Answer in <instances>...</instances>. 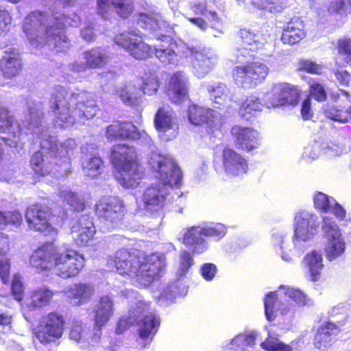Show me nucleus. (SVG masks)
Wrapping results in <instances>:
<instances>
[{
    "label": "nucleus",
    "instance_id": "48",
    "mask_svg": "<svg viewBox=\"0 0 351 351\" xmlns=\"http://www.w3.org/2000/svg\"><path fill=\"white\" fill-rule=\"evenodd\" d=\"M22 221L23 216L19 211L2 212L0 210V230H4L8 225L18 227Z\"/></svg>",
    "mask_w": 351,
    "mask_h": 351
},
{
    "label": "nucleus",
    "instance_id": "33",
    "mask_svg": "<svg viewBox=\"0 0 351 351\" xmlns=\"http://www.w3.org/2000/svg\"><path fill=\"white\" fill-rule=\"evenodd\" d=\"M98 13L107 18L108 13L114 10L122 18H128L133 12L132 0H97Z\"/></svg>",
    "mask_w": 351,
    "mask_h": 351
},
{
    "label": "nucleus",
    "instance_id": "3",
    "mask_svg": "<svg viewBox=\"0 0 351 351\" xmlns=\"http://www.w3.org/2000/svg\"><path fill=\"white\" fill-rule=\"evenodd\" d=\"M149 164L157 173L159 182L152 184L144 191L142 197L143 209L147 214L160 212L170 195V191L178 189L182 184V177L180 167L170 156L153 152Z\"/></svg>",
    "mask_w": 351,
    "mask_h": 351
},
{
    "label": "nucleus",
    "instance_id": "6",
    "mask_svg": "<svg viewBox=\"0 0 351 351\" xmlns=\"http://www.w3.org/2000/svg\"><path fill=\"white\" fill-rule=\"evenodd\" d=\"M83 255L72 249L56 246L46 243L36 250L30 256L29 264L37 272L51 269L64 279L77 276L84 265Z\"/></svg>",
    "mask_w": 351,
    "mask_h": 351
},
{
    "label": "nucleus",
    "instance_id": "18",
    "mask_svg": "<svg viewBox=\"0 0 351 351\" xmlns=\"http://www.w3.org/2000/svg\"><path fill=\"white\" fill-rule=\"evenodd\" d=\"M300 97V90L286 82L274 84L271 94H267L266 106L268 108L284 105H296Z\"/></svg>",
    "mask_w": 351,
    "mask_h": 351
},
{
    "label": "nucleus",
    "instance_id": "20",
    "mask_svg": "<svg viewBox=\"0 0 351 351\" xmlns=\"http://www.w3.org/2000/svg\"><path fill=\"white\" fill-rule=\"evenodd\" d=\"M318 226V218L314 214L304 210L298 213L294 221V241H310L317 234Z\"/></svg>",
    "mask_w": 351,
    "mask_h": 351
},
{
    "label": "nucleus",
    "instance_id": "43",
    "mask_svg": "<svg viewBox=\"0 0 351 351\" xmlns=\"http://www.w3.org/2000/svg\"><path fill=\"white\" fill-rule=\"evenodd\" d=\"M208 91L210 93L211 100L216 105L224 106L228 101L232 99V95L230 90L222 83H215L208 86Z\"/></svg>",
    "mask_w": 351,
    "mask_h": 351
},
{
    "label": "nucleus",
    "instance_id": "46",
    "mask_svg": "<svg viewBox=\"0 0 351 351\" xmlns=\"http://www.w3.org/2000/svg\"><path fill=\"white\" fill-rule=\"evenodd\" d=\"M52 136L56 138V144L57 145V149H55V153H53L54 157H60L63 159L62 162L65 165V167L67 168L69 163L67 154L76 147V142L73 138H69L59 145L57 143L58 141L56 137L54 136Z\"/></svg>",
    "mask_w": 351,
    "mask_h": 351
},
{
    "label": "nucleus",
    "instance_id": "19",
    "mask_svg": "<svg viewBox=\"0 0 351 351\" xmlns=\"http://www.w3.org/2000/svg\"><path fill=\"white\" fill-rule=\"evenodd\" d=\"M95 212L99 218L116 223L123 217L126 210L123 202L119 197L104 196L96 203Z\"/></svg>",
    "mask_w": 351,
    "mask_h": 351
},
{
    "label": "nucleus",
    "instance_id": "14",
    "mask_svg": "<svg viewBox=\"0 0 351 351\" xmlns=\"http://www.w3.org/2000/svg\"><path fill=\"white\" fill-rule=\"evenodd\" d=\"M114 42L137 60L146 59L154 52V49L143 40L141 32L138 29L116 34Z\"/></svg>",
    "mask_w": 351,
    "mask_h": 351
},
{
    "label": "nucleus",
    "instance_id": "2",
    "mask_svg": "<svg viewBox=\"0 0 351 351\" xmlns=\"http://www.w3.org/2000/svg\"><path fill=\"white\" fill-rule=\"evenodd\" d=\"M27 114L25 115L23 121L25 129L23 135L21 137L22 145L23 138L29 133L40 139V150L34 153L30 159L31 167L36 174L45 176L50 174L54 169L53 160L55 149H57L56 138L48 132V128L43 124V105L40 101L29 99L27 101ZM21 147H16L21 149ZM54 163L58 165L56 161Z\"/></svg>",
    "mask_w": 351,
    "mask_h": 351
},
{
    "label": "nucleus",
    "instance_id": "55",
    "mask_svg": "<svg viewBox=\"0 0 351 351\" xmlns=\"http://www.w3.org/2000/svg\"><path fill=\"white\" fill-rule=\"evenodd\" d=\"M204 237H215L218 239L223 237L226 233V228L221 223H217L212 226L202 227Z\"/></svg>",
    "mask_w": 351,
    "mask_h": 351
},
{
    "label": "nucleus",
    "instance_id": "17",
    "mask_svg": "<svg viewBox=\"0 0 351 351\" xmlns=\"http://www.w3.org/2000/svg\"><path fill=\"white\" fill-rule=\"evenodd\" d=\"M1 138L10 147H21V137L23 135L20 123L11 115L8 109L0 106Z\"/></svg>",
    "mask_w": 351,
    "mask_h": 351
},
{
    "label": "nucleus",
    "instance_id": "21",
    "mask_svg": "<svg viewBox=\"0 0 351 351\" xmlns=\"http://www.w3.org/2000/svg\"><path fill=\"white\" fill-rule=\"evenodd\" d=\"M154 124L163 141H171L178 134V121L169 106L158 109L155 115Z\"/></svg>",
    "mask_w": 351,
    "mask_h": 351
},
{
    "label": "nucleus",
    "instance_id": "30",
    "mask_svg": "<svg viewBox=\"0 0 351 351\" xmlns=\"http://www.w3.org/2000/svg\"><path fill=\"white\" fill-rule=\"evenodd\" d=\"M64 293L73 306L88 303L95 293V287L90 283H75L64 289Z\"/></svg>",
    "mask_w": 351,
    "mask_h": 351
},
{
    "label": "nucleus",
    "instance_id": "39",
    "mask_svg": "<svg viewBox=\"0 0 351 351\" xmlns=\"http://www.w3.org/2000/svg\"><path fill=\"white\" fill-rule=\"evenodd\" d=\"M264 104L260 99L254 95H249L242 103L239 108V114L243 119L250 120L257 113L262 111Z\"/></svg>",
    "mask_w": 351,
    "mask_h": 351
},
{
    "label": "nucleus",
    "instance_id": "15",
    "mask_svg": "<svg viewBox=\"0 0 351 351\" xmlns=\"http://www.w3.org/2000/svg\"><path fill=\"white\" fill-rule=\"evenodd\" d=\"M322 230L326 240V256L330 261H334L342 256L346 249L341 230L335 221L328 217H324Z\"/></svg>",
    "mask_w": 351,
    "mask_h": 351
},
{
    "label": "nucleus",
    "instance_id": "24",
    "mask_svg": "<svg viewBox=\"0 0 351 351\" xmlns=\"http://www.w3.org/2000/svg\"><path fill=\"white\" fill-rule=\"evenodd\" d=\"M114 301L110 295H106L100 298L94 306L93 312L95 314L94 341H99L101 333V328L110 320L114 313Z\"/></svg>",
    "mask_w": 351,
    "mask_h": 351
},
{
    "label": "nucleus",
    "instance_id": "12",
    "mask_svg": "<svg viewBox=\"0 0 351 351\" xmlns=\"http://www.w3.org/2000/svg\"><path fill=\"white\" fill-rule=\"evenodd\" d=\"M181 53L184 57H193V72L198 78L204 77L215 66L218 61V56L210 48H197L189 46L184 43L180 46Z\"/></svg>",
    "mask_w": 351,
    "mask_h": 351
},
{
    "label": "nucleus",
    "instance_id": "27",
    "mask_svg": "<svg viewBox=\"0 0 351 351\" xmlns=\"http://www.w3.org/2000/svg\"><path fill=\"white\" fill-rule=\"evenodd\" d=\"M231 134L239 149L250 152L259 145V134L252 128L235 125L231 129Z\"/></svg>",
    "mask_w": 351,
    "mask_h": 351
},
{
    "label": "nucleus",
    "instance_id": "7",
    "mask_svg": "<svg viewBox=\"0 0 351 351\" xmlns=\"http://www.w3.org/2000/svg\"><path fill=\"white\" fill-rule=\"evenodd\" d=\"M121 296L131 303L128 315L121 317L117 323L116 332L121 334L130 326L137 325L138 334L143 341L152 340L160 326V318L152 311L150 304L142 299L136 291L125 289L121 291Z\"/></svg>",
    "mask_w": 351,
    "mask_h": 351
},
{
    "label": "nucleus",
    "instance_id": "5",
    "mask_svg": "<svg viewBox=\"0 0 351 351\" xmlns=\"http://www.w3.org/2000/svg\"><path fill=\"white\" fill-rule=\"evenodd\" d=\"M60 16L38 10L29 13L23 20L22 30L30 45L40 47L48 44L57 52L69 49L70 41L60 31L64 23L58 22L56 27L53 25V21H59Z\"/></svg>",
    "mask_w": 351,
    "mask_h": 351
},
{
    "label": "nucleus",
    "instance_id": "63",
    "mask_svg": "<svg viewBox=\"0 0 351 351\" xmlns=\"http://www.w3.org/2000/svg\"><path fill=\"white\" fill-rule=\"evenodd\" d=\"M217 273V267L213 263H204L201 267V274L208 280H212Z\"/></svg>",
    "mask_w": 351,
    "mask_h": 351
},
{
    "label": "nucleus",
    "instance_id": "50",
    "mask_svg": "<svg viewBox=\"0 0 351 351\" xmlns=\"http://www.w3.org/2000/svg\"><path fill=\"white\" fill-rule=\"evenodd\" d=\"M251 2L257 8L271 13L280 12L284 8L283 4L279 0H251Z\"/></svg>",
    "mask_w": 351,
    "mask_h": 351
},
{
    "label": "nucleus",
    "instance_id": "56",
    "mask_svg": "<svg viewBox=\"0 0 351 351\" xmlns=\"http://www.w3.org/2000/svg\"><path fill=\"white\" fill-rule=\"evenodd\" d=\"M6 250L0 247V278L3 283L8 280L10 264L6 257Z\"/></svg>",
    "mask_w": 351,
    "mask_h": 351
},
{
    "label": "nucleus",
    "instance_id": "34",
    "mask_svg": "<svg viewBox=\"0 0 351 351\" xmlns=\"http://www.w3.org/2000/svg\"><path fill=\"white\" fill-rule=\"evenodd\" d=\"M203 230L201 226H193L186 230H184L182 236L178 239L188 247H190L193 253L202 254L208 248V244L203 238Z\"/></svg>",
    "mask_w": 351,
    "mask_h": 351
},
{
    "label": "nucleus",
    "instance_id": "51",
    "mask_svg": "<svg viewBox=\"0 0 351 351\" xmlns=\"http://www.w3.org/2000/svg\"><path fill=\"white\" fill-rule=\"evenodd\" d=\"M334 199L322 192H317L314 196V204L317 209L324 212L330 211Z\"/></svg>",
    "mask_w": 351,
    "mask_h": 351
},
{
    "label": "nucleus",
    "instance_id": "26",
    "mask_svg": "<svg viewBox=\"0 0 351 351\" xmlns=\"http://www.w3.org/2000/svg\"><path fill=\"white\" fill-rule=\"evenodd\" d=\"M223 167L229 177L241 176L248 170L247 160L230 148H226L223 152Z\"/></svg>",
    "mask_w": 351,
    "mask_h": 351
},
{
    "label": "nucleus",
    "instance_id": "42",
    "mask_svg": "<svg viewBox=\"0 0 351 351\" xmlns=\"http://www.w3.org/2000/svg\"><path fill=\"white\" fill-rule=\"evenodd\" d=\"M117 94L122 102L128 106H136L141 101L138 89L132 84H124L118 88Z\"/></svg>",
    "mask_w": 351,
    "mask_h": 351
},
{
    "label": "nucleus",
    "instance_id": "22",
    "mask_svg": "<svg viewBox=\"0 0 351 351\" xmlns=\"http://www.w3.org/2000/svg\"><path fill=\"white\" fill-rule=\"evenodd\" d=\"M25 217L30 229L46 234L56 232L50 223L51 210L45 206L34 204L29 206L25 212Z\"/></svg>",
    "mask_w": 351,
    "mask_h": 351
},
{
    "label": "nucleus",
    "instance_id": "31",
    "mask_svg": "<svg viewBox=\"0 0 351 351\" xmlns=\"http://www.w3.org/2000/svg\"><path fill=\"white\" fill-rule=\"evenodd\" d=\"M96 232L92 219L88 215H82L71 229V235L78 246L86 245L93 239Z\"/></svg>",
    "mask_w": 351,
    "mask_h": 351
},
{
    "label": "nucleus",
    "instance_id": "11",
    "mask_svg": "<svg viewBox=\"0 0 351 351\" xmlns=\"http://www.w3.org/2000/svg\"><path fill=\"white\" fill-rule=\"evenodd\" d=\"M269 35L263 32H255L250 29H241L239 32V39L236 42L232 54L239 62L250 60L254 53L264 47L267 43Z\"/></svg>",
    "mask_w": 351,
    "mask_h": 351
},
{
    "label": "nucleus",
    "instance_id": "62",
    "mask_svg": "<svg viewBox=\"0 0 351 351\" xmlns=\"http://www.w3.org/2000/svg\"><path fill=\"white\" fill-rule=\"evenodd\" d=\"M348 7L345 0H332L329 5V11L341 14H345L348 12Z\"/></svg>",
    "mask_w": 351,
    "mask_h": 351
},
{
    "label": "nucleus",
    "instance_id": "37",
    "mask_svg": "<svg viewBox=\"0 0 351 351\" xmlns=\"http://www.w3.org/2000/svg\"><path fill=\"white\" fill-rule=\"evenodd\" d=\"M21 67V62L17 49H12L10 51H5L0 60V70L5 77L11 78L17 75Z\"/></svg>",
    "mask_w": 351,
    "mask_h": 351
},
{
    "label": "nucleus",
    "instance_id": "59",
    "mask_svg": "<svg viewBox=\"0 0 351 351\" xmlns=\"http://www.w3.org/2000/svg\"><path fill=\"white\" fill-rule=\"evenodd\" d=\"M23 285L22 278L19 274H15L12 280V292L15 298L18 301H21L23 296Z\"/></svg>",
    "mask_w": 351,
    "mask_h": 351
},
{
    "label": "nucleus",
    "instance_id": "8",
    "mask_svg": "<svg viewBox=\"0 0 351 351\" xmlns=\"http://www.w3.org/2000/svg\"><path fill=\"white\" fill-rule=\"evenodd\" d=\"M115 167L114 178L125 188H136L143 178L135 149L125 144L113 147L111 156Z\"/></svg>",
    "mask_w": 351,
    "mask_h": 351
},
{
    "label": "nucleus",
    "instance_id": "57",
    "mask_svg": "<svg viewBox=\"0 0 351 351\" xmlns=\"http://www.w3.org/2000/svg\"><path fill=\"white\" fill-rule=\"evenodd\" d=\"M53 14H59L61 15L59 22L64 23V26L60 29V31L63 33L64 35H65L64 28L66 27V24L72 27H77L80 23V17L75 13H73L71 14V16H65L59 12H53ZM58 23V21H53L54 27L56 26Z\"/></svg>",
    "mask_w": 351,
    "mask_h": 351
},
{
    "label": "nucleus",
    "instance_id": "49",
    "mask_svg": "<svg viewBox=\"0 0 351 351\" xmlns=\"http://www.w3.org/2000/svg\"><path fill=\"white\" fill-rule=\"evenodd\" d=\"M160 87V82L155 73L145 74L141 87L143 93L147 95L155 94Z\"/></svg>",
    "mask_w": 351,
    "mask_h": 351
},
{
    "label": "nucleus",
    "instance_id": "35",
    "mask_svg": "<svg viewBox=\"0 0 351 351\" xmlns=\"http://www.w3.org/2000/svg\"><path fill=\"white\" fill-rule=\"evenodd\" d=\"M55 292L47 286L32 290L27 296L25 305L30 311L43 308L50 304Z\"/></svg>",
    "mask_w": 351,
    "mask_h": 351
},
{
    "label": "nucleus",
    "instance_id": "52",
    "mask_svg": "<svg viewBox=\"0 0 351 351\" xmlns=\"http://www.w3.org/2000/svg\"><path fill=\"white\" fill-rule=\"evenodd\" d=\"M325 114L328 118L335 121L340 123H346L348 121L349 114L348 113V110L343 111L335 106L327 108L325 110Z\"/></svg>",
    "mask_w": 351,
    "mask_h": 351
},
{
    "label": "nucleus",
    "instance_id": "32",
    "mask_svg": "<svg viewBox=\"0 0 351 351\" xmlns=\"http://www.w3.org/2000/svg\"><path fill=\"white\" fill-rule=\"evenodd\" d=\"M271 243L277 254L285 261L291 262L297 255L294 241H291L283 230H277L272 234Z\"/></svg>",
    "mask_w": 351,
    "mask_h": 351
},
{
    "label": "nucleus",
    "instance_id": "36",
    "mask_svg": "<svg viewBox=\"0 0 351 351\" xmlns=\"http://www.w3.org/2000/svg\"><path fill=\"white\" fill-rule=\"evenodd\" d=\"M304 26L300 19H292L283 29L281 37L283 43L293 45L302 40L306 36Z\"/></svg>",
    "mask_w": 351,
    "mask_h": 351
},
{
    "label": "nucleus",
    "instance_id": "61",
    "mask_svg": "<svg viewBox=\"0 0 351 351\" xmlns=\"http://www.w3.org/2000/svg\"><path fill=\"white\" fill-rule=\"evenodd\" d=\"M332 341V338H329L327 335H324L317 331L315 337L314 343L317 348L320 350H324L331 345Z\"/></svg>",
    "mask_w": 351,
    "mask_h": 351
},
{
    "label": "nucleus",
    "instance_id": "13",
    "mask_svg": "<svg viewBox=\"0 0 351 351\" xmlns=\"http://www.w3.org/2000/svg\"><path fill=\"white\" fill-rule=\"evenodd\" d=\"M269 67L261 62L237 66L232 70L235 83L245 88H253L262 84L269 73Z\"/></svg>",
    "mask_w": 351,
    "mask_h": 351
},
{
    "label": "nucleus",
    "instance_id": "45",
    "mask_svg": "<svg viewBox=\"0 0 351 351\" xmlns=\"http://www.w3.org/2000/svg\"><path fill=\"white\" fill-rule=\"evenodd\" d=\"M69 339L78 343H85L89 345H93L98 341H93L94 335L89 338L87 335V332L83 328L81 322H75L72 324L69 334Z\"/></svg>",
    "mask_w": 351,
    "mask_h": 351
},
{
    "label": "nucleus",
    "instance_id": "28",
    "mask_svg": "<svg viewBox=\"0 0 351 351\" xmlns=\"http://www.w3.org/2000/svg\"><path fill=\"white\" fill-rule=\"evenodd\" d=\"M189 79L183 72L173 73L169 80L167 95L173 103H180L188 97Z\"/></svg>",
    "mask_w": 351,
    "mask_h": 351
},
{
    "label": "nucleus",
    "instance_id": "9",
    "mask_svg": "<svg viewBox=\"0 0 351 351\" xmlns=\"http://www.w3.org/2000/svg\"><path fill=\"white\" fill-rule=\"evenodd\" d=\"M138 25L144 29L150 30L152 32L160 31L158 39L163 41V44L155 46L154 51L156 58L165 64H178V54L175 51V43H170L171 39L169 36L165 35L168 32L169 28L166 22L162 19V16L155 12L151 13H142L139 15Z\"/></svg>",
    "mask_w": 351,
    "mask_h": 351
},
{
    "label": "nucleus",
    "instance_id": "10",
    "mask_svg": "<svg viewBox=\"0 0 351 351\" xmlns=\"http://www.w3.org/2000/svg\"><path fill=\"white\" fill-rule=\"evenodd\" d=\"M285 295L292 300L299 306H310L313 301L308 298L301 290L289 286H280L276 292L268 293L265 299V313L267 320L272 321L275 318V311H279L282 315L293 313L295 306L293 303L285 304L280 303L278 298Z\"/></svg>",
    "mask_w": 351,
    "mask_h": 351
},
{
    "label": "nucleus",
    "instance_id": "53",
    "mask_svg": "<svg viewBox=\"0 0 351 351\" xmlns=\"http://www.w3.org/2000/svg\"><path fill=\"white\" fill-rule=\"evenodd\" d=\"M193 264L194 261L191 254L186 250H182L179 256L178 272L180 274L185 275Z\"/></svg>",
    "mask_w": 351,
    "mask_h": 351
},
{
    "label": "nucleus",
    "instance_id": "1",
    "mask_svg": "<svg viewBox=\"0 0 351 351\" xmlns=\"http://www.w3.org/2000/svg\"><path fill=\"white\" fill-rule=\"evenodd\" d=\"M49 107L53 114L55 125L64 128L77 122L84 124L98 111L96 100L91 93H73L60 86L51 92Z\"/></svg>",
    "mask_w": 351,
    "mask_h": 351
},
{
    "label": "nucleus",
    "instance_id": "41",
    "mask_svg": "<svg viewBox=\"0 0 351 351\" xmlns=\"http://www.w3.org/2000/svg\"><path fill=\"white\" fill-rule=\"evenodd\" d=\"M83 58L90 69L104 66L109 60V56L106 49L97 47L83 53Z\"/></svg>",
    "mask_w": 351,
    "mask_h": 351
},
{
    "label": "nucleus",
    "instance_id": "25",
    "mask_svg": "<svg viewBox=\"0 0 351 351\" xmlns=\"http://www.w3.org/2000/svg\"><path fill=\"white\" fill-rule=\"evenodd\" d=\"M188 119L194 125L206 123L210 130L218 127L221 123L219 112L210 108H205L192 104L188 109Z\"/></svg>",
    "mask_w": 351,
    "mask_h": 351
},
{
    "label": "nucleus",
    "instance_id": "44",
    "mask_svg": "<svg viewBox=\"0 0 351 351\" xmlns=\"http://www.w3.org/2000/svg\"><path fill=\"white\" fill-rule=\"evenodd\" d=\"M60 197L76 211H82L86 207L85 201L77 193L72 192L68 186L59 188Z\"/></svg>",
    "mask_w": 351,
    "mask_h": 351
},
{
    "label": "nucleus",
    "instance_id": "40",
    "mask_svg": "<svg viewBox=\"0 0 351 351\" xmlns=\"http://www.w3.org/2000/svg\"><path fill=\"white\" fill-rule=\"evenodd\" d=\"M257 334L248 332L239 334L225 344V347L234 351H245L255 345Z\"/></svg>",
    "mask_w": 351,
    "mask_h": 351
},
{
    "label": "nucleus",
    "instance_id": "38",
    "mask_svg": "<svg viewBox=\"0 0 351 351\" xmlns=\"http://www.w3.org/2000/svg\"><path fill=\"white\" fill-rule=\"evenodd\" d=\"M304 262L311 274V280H318L324 268L322 254L319 252L312 251L305 256Z\"/></svg>",
    "mask_w": 351,
    "mask_h": 351
},
{
    "label": "nucleus",
    "instance_id": "4",
    "mask_svg": "<svg viewBox=\"0 0 351 351\" xmlns=\"http://www.w3.org/2000/svg\"><path fill=\"white\" fill-rule=\"evenodd\" d=\"M113 262L119 274L127 278L139 287L149 285L165 266V258L162 254L153 253L147 256H141L128 249L117 250Z\"/></svg>",
    "mask_w": 351,
    "mask_h": 351
},
{
    "label": "nucleus",
    "instance_id": "23",
    "mask_svg": "<svg viewBox=\"0 0 351 351\" xmlns=\"http://www.w3.org/2000/svg\"><path fill=\"white\" fill-rule=\"evenodd\" d=\"M108 138H130L139 140L141 143L149 146L152 144V138L145 131H139L131 122H115L106 129Z\"/></svg>",
    "mask_w": 351,
    "mask_h": 351
},
{
    "label": "nucleus",
    "instance_id": "29",
    "mask_svg": "<svg viewBox=\"0 0 351 351\" xmlns=\"http://www.w3.org/2000/svg\"><path fill=\"white\" fill-rule=\"evenodd\" d=\"M95 149V144L86 143L81 147L84 173L92 178L98 176L103 168V162L100 157L96 155Z\"/></svg>",
    "mask_w": 351,
    "mask_h": 351
},
{
    "label": "nucleus",
    "instance_id": "58",
    "mask_svg": "<svg viewBox=\"0 0 351 351\" xmlns=\"http://www.w3.org/2000/svg\"><path fill=\"white\" fill-rule=\"evenodd\" d=\"M299 70L312 74H321L323 66L308 60H303L299 62Z\"/></svg>",
    "mask_w": 351,
    "mask_h": 351
},
{
    "label": "nucleus",
    "instance_id": "54",
    "mask_svg": "<svg viewBox=\"0 0 351 351\" xmlns=\"http://www.w3.org/2000/svg\"><path fill=\"white\" fill-rule=\"evenodd\" d=\"M310 87V95L318 101H325L326 93L324 86L313 79L308 82Z\"/></svg>",
    "mask_w": 351,
    "mask_h": 351
},
{
    "label": "nucleus",
    "instance_id": "16",
    "mask_svg": "<svg viewBox=\"0 0 351 351\" xmlns=\"http://www.w3.org/2000/svg\"><path fill=\"white\" fill-rule=\"evenodd\" d=\"M65 319L57 312L48 313L35 331L40 343L46 344L60 339L64 333Z\"/></svg>",
    "mask_w": 351,
    "mask_h": 351
},
{
    "label": "nucleus",
    "instance_id": "60",
    "mask_svg": "<svg viewBox=\"0 0 351 351\" xmlns=\"http://www.w3.org/2000/svg\"><path fill=\"white\" fill-rule=\"evenodd\" d=\"M339 52L345 62L351 65V40L343 39L339 40Z\"/></svg>",
    "mask_w": 351,
    "mask_h": 351
},
{
    "label": "nucleus",
    "instance_id": "64",
    "mask_svg": "<svg viewBox=\"0 0 351 351\" xmlns=\"http://www.w3.org/2000/svg\"><path fill=\"white\" fill-rule=\"evenodd\" d=\"M80 35L81 37L86 42L93 41L96 38L93 24L90 22L86 24L82 29Z\"/></svg>",
    "mask_w": 351,
    "mask_h": 351
},
{
    "label": "nucleus",
    "instance_id": "47",
    "mask_svg": "<svg viewBox=\"0 0 351 351\" xmlns=\"http://www.w3.org/2000/svg\"><path fill=\"white\" fill-rule=\"evenodd\" d=\"M278 336L271 330H269L268 337L261 343V347L268 351H292L290 346L278 340Z\"/></svg>",
    "mask_w": 351,
    "mask_h": 351
}]
</instances>
